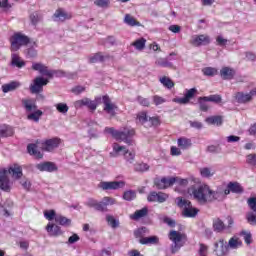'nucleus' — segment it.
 I'll return each instance as SVG.
<instances>
[{"label":"nucleus","instance_id":"1a4fd4ad","mask_svg":"<svg viewBox=\"0 0 256 256\" xmlns=\"http://www.w3.org/2000/svg\"><path fill=\"white\" fill-rule=\"evenodd\" d=\"M253 97H256V88L252 89L249 93L237 92L234 95L235 102L240 104L251 103Z\"/></svg>","mask_w":256,"mask_h":256},{"label":"nucleus","instance_id":"dca6fc26","mask_svg":"<svg viewBox=\"0 0 256 256\" xmlns=\"http://www.w3.org/2000/svg\"><path fill=\"white\" fill-rule=\"evenodd\" d=\"M102 103L104 105V111L108 113L111 117H115V111H117V105L113 104L111 102V98L109 96L105 95L102 97Z\"/></svg>","mask_w":256,"mask_h":256},{"label":"nucleus","instance_id":"4c0bfd02","mask_svg":"<svg viewBox=\"0 0 256 256\" xmlns=\"http://www.w3.org/2000/svg\"><path fill=\"white\" fill-rule=\"evenodd\" d=\"M42 116H43V111L36 109L32 111V113L27 115V119L29 121H35V123H39V119H41Z\"/></svg>","mask_w":256,"mask_h":256},{"label":"nucleus","instance_id":"f3484780","mask_svg":"<svg viewBox=\"0 0 256 256\" xmlns=\"http://www.w3.org/2000/svg\"><path fill=\"white\" fill-rule=\"evenodd\" d=\"M169 198V195L163 193V192H150V194L147 197V200L149 203H165L167 199Z\"/></svg>","mask_w":256,"mask_h":256},{"label":"nucleus","instance_id":"bb28decb","mask_svg":"<svg viewBox=\"0 0 256 256\" xmlns=\"http://www.w3.org/2000/svg\"><path fill=\"white\" fill-rule=\"evenodd\" d=\"M149 214V209L147 207H144L140 210H136L134 214L130 215V219H133V221H139V219H143V217H147Z\"/></svg>","mask_w":256,"mask_h":256},{"label":"nucleus","instance_id":"b1692460","mask_svg":"<svg viewBox=\"0 0 256 256\" xmlns=\"http://www.w3.org/2000/svg\"><path fill=\"white\" fill-rule=\"evenodd\" d=\"M111 59L109 54H103L102 52H98L89 57V63H103Z\"/></svg>","mask_w":256,"mask_h":256},{"label":"nucleus","instance_id":"ea45409f","mask_svg":"<svg viewBox=\"0 0 256 256\" xmlns=\"http://www.w3.org/2000/svg\"><path fill=\"white\" fill-rule=\"evenodd\" d=\"M13 128L7 125H0V137H12Z\"/></svg>","mask_w":256,"mask_h":256},{"label":"nucleus","instance_id":"338daca9","mask_svg":"<svg viewBox=\"0 0 256 256\" xmlns=\"http://www.w3.org/2000/svg\"><path fill=\"white\" fill-rule=\"evenodd\" d=\"M72 93L74 95H81V93L85 92V87L84 86H75L71 89Z\"/></svg>","mask_w":256,"mask_h":256},{"label":"nucleus","instance_id":"603ef678","mask_svg":"<svg viewBox=\"0 0 256 256\" xmlns=\"http://www.w3.org/2000/svg\"><path fill=\"white\" fill-rule=\"evenodd\" d=\"M199 256H207L209 255V247L205 244H200L198 249Z\"/></svg>","mask_w":256,"mask_h":256},{"label":"nucleus","instance_id":"13d9d810","mask_svg":"<svg viewBox=\"0 0 256 256\" xmlns=\"http://www.w3.org/2000/svg\"><path fill=\"white\" fill-rule=\"evenodd\" d=\"M44 217L48 221H53V219L55 220V217H57V214L55 213V210H48L44 212Z\"/></svg>","mask_w":256,"mask_h":256},{"label":"nucleus","instance_id":"f03ea898","mask_svg":"<svg viewBox=\"0 0 256 256\" xmlns=\"http://www.w3.org/2000/svg\"><path fill=\"white\" fill-rule=\"evenodd\" d=\"M105 133H109L112 135L116 141H123L127 145H134L132 137L135 136V129L133 128H125L123 131L115 130V128H105Z\"/></svg>","mask_w":256,"mask_h":256},{"label":"nucleus","instance_id":"864d4df0","mask_svg":"<svg viewBox=\"0 0 256 256\" xmlns=\"http://www.w3.org/2000/svg\"><path fill=\"white\" fill-rule=\"evenodd\" d=\"M202 72L204 73V75H206L207 77H213L215 75H217V69L212 68V67H206L202 70Z\"/></svg>","mask_w":256,"mask_h":256},{"label":"nucleus","instance_id":"9b49d317","mask_svg":"<svg viewBox=\"0 0 256 256\" xmlns=\"http://www.w3.org/2000/svg\"><path fill=\"white\" fill-rule=\"evenodd\" d=\"M209 43H211V37L207 34L194 35L190 40V44L193 47H203L209 45Z\"/></svg>","mask_w":256,"mask_h":256},{"label":"nucleus","instance_id":"7c9ffc66","mask_svg":"<svg viewBox=\"0 0 256 256\" xmlns=\"http://www.w3.org/2000/svg\"><path fill=\"white\" fill-rule=\"evenodd\" d=\"M11 65L12 67H18V69H22V67H25V61L21 59L17 54L11 55Z\"/></svg>","mask_w":256,"mask_h":256},{"label":"nucleus","instance_id":"39448f33","mask_svg":"<svg viewBox=\"0 0 256 256\" xmlns=\"http://www.w3.org/2000/svg\"><path fill=\"white\" fill-rule=\"evenodd\" d=\"M176 203L178 207H181L182 210V215L183 217H187L190 219H194V217H197L199 213V209L193 207L191 204V201L187 199H183L182 197L176 198Z\"/></svg>","mask_w":256,"mask_h":256},{"label":"nucleus","instance_id":"423d86ee","mask_svg":"<svg viewBox=\"0 0 256 256\" xmlns=\"http://www.w3.org/2000/svg\"><path fill=\"white\" fill-rule=\"evenodd\" d=\"M113 151L110 153L111 157H117L118 155H121V153L124 155V159H126L127 163H133L135 161V153L129 152L127 147L121 146L117 143H114L112 145Z\"/></svg>","mask_w":256,"mask_h":256},{"label":"nucleus","instance_id":"4468645a","mask_svg":"<svg viewBox=\"0 0 256 256\" xmlns=\"http://www.w3.org/2000/svg\"><path fill=\"white\" fill-rule=\"evenodd\" d=\"M53 17H54V21L63 23L65 21H69L70 19H73V13L68 12L63 8H58L53 14Z\"/></svg>","mask_w":256,"mask_h":256},{"label":"nucleus","instance_id":"c9c22d12","mask_svg":"<svg viewBox=\"0 0 256 256\" xmlns=\"http://www.w3.org/2000/svg\"><path fill=\"white\" fill-rule=\"evenodd\" d=\"M200 101H208L210 103H221V101H223V98L219 94H214L210 96L200 97Z\"/></svg>","mask_w":256,"mask_h":256},{"label":"nucleus","instance_id":"4d7b16f0","mask_svg":"<svg viewBox=\"0 0 256 256\" xmlns=\"http://www.w3.org/2000/svg\"><path fill=\"white\" fill-rule=\"evenodd\" d=\"M247 203L248 207H250L251 211H253V213L256 215V197L248 198Z\"/></svg>","mask_w":256,"mask_h":256},{"label":"nucleus","instance_id":"7ed1b4c3","mask_svg":"<svg viewBox=\"0 0 256 256\" xmlns=\"http://www.w3.org/2000/svg\"><path fill=\"white\" fill-rule=\"evenodd\" d=\"M168 239L172 241L171 253L175 254L178 253L181 247L185 246V243H187V234L177 230H171L168 234Z\"/></svg>","mask_w":256,"mask_h":256},{"label":"nucleus","instance_id":"c03bdc74","mask_svg":"<svg viewBox=\"0 0 256 256\" xmlns=\"http://www.w3.org/2000/svg\"><path fill=\"white\" fill-rule=\"evenodd\" d=\"M200 175L201 177H204L206 179H209L210 177H213V175H215V171H213L211 168L209 167H203L200 168Z\"/></svg>","mask_w":256,"mask_h":256},{"label":"nucleus","instance_id":"473e14b6","mask_svg":"<svg viewBox=\"0 0 256 256\" xmlns=\"http://www.w3.org/2000/svg\"><path fill=\"white\" fill-rule=\"evenodd\" d=\"M228 249H239V247H243V241L237 237H232L228 241Z\"/></svg>","mask_w":256,"mask_h":256},{"label":"nucleus","instance_id":"f704fd0d","mask_svg":"<svg viewBox=\"0 0 256 256\" xmlns=\"http://www.w3.org/2000/svg\"><path fill=\"white\" fill-rule=\"evenodd\" d=\"M55 222L58 223V225H61L62 227H71V219L62 215H57L55 217Z\"/></svg>","mask_w":256,"mask_h":256},{"label":"nucleus","instance_id":"680f3d73","mask_svg":"<svg viewBox=\"0 0 256 256\" xmlns=\"http://www.w3.org/2000/svg\"><path fill=\"white\" fill-rule=\"evenodd\" d=\"M137 120L139 121V123H141V125H145V123H147V113L140 112L137 115Z\"/></svg>","mask_w":256,"mask_h":256},{"label":"nucleus","instance_id":"72a5a7b5","mask_svg":"<svg viewBox=\"0 0 256 256\" xmlns=\"http://www.w3.org/2000/svg\"><path fill=\"white\" fill-rule=\"evenodd\" d=\"M213 230L216 233H223L225 231V223L221 219L216 218L213 220Z\"/></svg>","mask_w":256,"mask_h":256},{"label":"nucleus","instance_id":"49530a36","mask_svg":"<svg viewBox=\"0 0 256 256\" xmlns=\"http://www.w3.org/2000/svg\"><path fill=\"white\" fill-rule=\"evenodd\" d=\"M55 108L56 111H58V113H61L62 115H67V113L69 112V106L67 105V103H57L55 104Z\"/></svg>","mask_w":256,"mask_h":256},{"label":"nucleus","instance_id":"393cba45","mask_svg":"<svg viewBox=\"0 0 256 256\" xmlns=\"http://www.w3.org/2000/svg\"><path fill=\"white\" fill-rule=\"evenodd\" d=\"M38 171H47L48 173H53L57 171V166L53 162H44L36 165Z\"/></svg>","mask_w":256,"mask_h":256},{"label":"nucleus","instance_id":"69168bd1","mask_svg":"<svg viewBox=\"0 0 256 256\" xmlns=\"http://www.w3.org/2000/svg\"><path fill=\"white\" fill-rule=\"evenodd\" d=\"M227 143H239L241 141V137L236 135H230L226 137Z\"/></svg>","mask_w":256,"mask_h":256},{"label":"nucleus","instance_id":"aec40b11","mask_svg":"<svg viewBox=\"0 0 256 256\" xmlns=\"http://www.w3.org/2000/svg\"><path fill=\"white\" fill-rule=\"evenodd\" d=\"M215 253L217 256H225L229 253V246L224 239H220L215 243Z\"/></svg>","mask_w":256,"mask_h":256},{"label":"nucleus","instance_id":"0e129e2a","mask_svg":"<svg viewBox=\"0 0 256 256\" xmlns=\"http://www.w3.org/2000/svg\"><path fill=\"white\" fill-rule=\"evenodd\" d=\"M137 101L139 105H142L143 107H149L150 105L149 99L144 98L143 96H138Z\"/></svg>","mask_w":256,"mask_h":256},{"label":"nucleus","instance_id":"c85d7f7f","mask_svg":"<svg viewBox=\"0 0 256 256\" xmlns=\"http://www.w3.org/2000/svg\"><path fill=\"white\" fill-rule=\"evenodd\" d=\"M234 76H235V70H233V68L223 67L220 70V77H222V79L224 80L231 79Z\"/></svg>","mask_w":256,"mask_h":256},{"label":"nucleus","instance_id":"de8ad7c7","mask_svg":"<svg viewBox=\"0 0 256 256\" xmlns=\"http://www.w3.org/2000/svg\"><path fill=\"white\" fill-rule=\"evenodd\" d=\"M106 221L112 229H117V227H119V220L115 219L113 215H106Z\"/></svg>","mask_w":256,"mask_h":256},{"label":"nucleus","instance_id":"a211bd4d","mask_svg":"<svg viewBox=\"0 0 256 256\" xmlns=\"http://www.w3.org/2000/svg\"><path fill=\"white\" fill-rule=\"evenodd\" d=\"M32 69L33 71H38L40 75H45L46 77H53V75H55V72L49 70V68L43 63L34 62L32 64Z\"/></svg>","mask_w":256,"mask_h":256},{"label":"nucleus","instance_id":"774afa93","mask_svg":"<svg viewBox=\"0 0 256 256\" xmlns=\"http://www.w3.org/2000/svg\"><path fill=\"white\" fill-rule=\"evenodd\" d=\"M195 93H197V89L191 88L186 91L185 96L191 101V99H193L195 97Z\"/></svg>","mask_w":256,"mask_h":256},{"label":"nucleus","instance_id":"e433bc0d","mask_svg":"<svg viewBox=\"0 0 256 256\" xmlns=\"http://www.w3.org/2000/svg\"><path fill=\"white\" fill-rule=\"evenodd\" d=\"M226 191H229V193H243V187L237 182H230Z\"/></svg>","mask_w":256,"mask_h":256},{"label":"nucleus","instance_id":"79ce46f5","mask_svg":"<svg viewBox=\"0 0 256 256\" xmlns=\"http://www.w3.org/2000/svg\"><path fill=\"white\" fill-rule=\"evenodd\" d=\"M160 83L163 84L166 89H173L175 87V83H173V80L167 76H163L159 79Z\"/></svg>","mask_w":256,"mask_h":256},{"label":"nucleus","instance_id":"bf43d9fd","mask_svg":"<svg viewBox=\"0 0 256 256\" xmlns=\"http://www.w3.org/2000/svg\"><path fill=\"white\" fill-rule=\"evenodd\" d=\"M246 219L250 225H256V214L253 212H248L246 214Z\"/></svg>","mask_w":256,"mask_h":256},{"label":"nucleus","instance_id":"6e6552de","mask_svg":"<svg viewBox=\"0 0 256 256\" xmlns=\"http://www.w3.org/2000/svg\"><path fill=\"white\" fill-rule=\"evenodd\" d=\"M49 83L48 79H45L43 77H36L32 84H30V92L33 95H39V93H42L43 91V87H45V85H47Z\"/></svg>","mask_w":256,"mask_h":256},{"label":"nucleus","instance_id":"f8f14e48","mask_svg":"<svg viewBox=\"0 0 256 256\" xmlns=\"http://www.w3.org/2000/svg\"><path fill=\"white\" fill-rule=\"evenodd\" d=\"M75 109H82V107H88L90 111H95L97 109V101L91 100L89 98H83L74 102Z\"/></svg>","mask_w":256,"mask_h":256},{"label":"nucleus","instance_id":"37998d69","mask_svg":"<svg viewBox=\"0 0 256 256\" xmlns=\"http://www.w3.org/2000/svg\"><path fill=\"white\" fill-rule=\"evenodd\" d=\"M147 40L145 38H140L134 41L131 45L137 49V51H143L145 49V44Z\"/></svg>","mask_w":256,"mask_h":256},{"label":"nucleus","instance_id":"a19ab883","mask_svg":"<svg viewBox=\"0 0 256 256\" xmlns=\"http://www.w3.org/2000/svg\"><path fill=\"white\" fill-rule=\"evenodd\" d=\"M155 65H157V67H168L169 69H173V63L169 62L167 58H158Z\"/></svg>","mask_w":256,"mask_h":256},{"label":"nucleus","instance_id":"a878e982","mask_svg":"<svg viewBox=\"0 0 256 256\" xmlns=\"http://www.w3.org/2000/svg\"><path fill=\"white\" fill-rule=\"evenodd\" d=\"M7 173H9L14 179H21L23 177V168L14 164L7 170Z\"/></svg>","mask_w":256,"mask_h":256},{"label":"nucleus","instance_id":"c756f323","mask_svg":"<svg viewBox=\"0 0 256 256\" xmlns=\"http://www.w3.org/2000/svg\"><path fill=\"white\" fill-rule=\"evenodd\" d=\"M141 245H159V238L157 236L143 237L139 240Z\"/></svg>","mask_w":256,"mask_h":256},{"label":"nucleus","instance_id":"0eeeda50","mask_svg":"<svg viewBox=\"0 0 256 256\" xmlns=\"http://www.w3.org/2000/svg\"><path fill=\"white\" fill-rule=\"evenodd\" d=\"M29 38L27 35L17 32L10 38L11 51H19L21 47L29 45Z\"/></svg>","mask_w":256,"mask_h":256},{"label":"nucleus","instance_id":"2eb2a0df","mask_svg":"<svg viewBox=\"0 0 256 256\" xmlns=\"http://www.w3.org/2000/svg\"><path fill=\"white\" fill-rule=\"evenodd\" d=\"M176 181H177V178L175 177L161 178V179H156L154 184L157 187V189H167L169 187H173Z\"/></svg>","mask_w":256,"mask_h":256},{"label":"nucleus","instance_id":"9d476101","mask_svg":"<svg viewBox=\"0 0 256 256\" xmlns=\"http://www.w3.org/2000/svg\"><path fill=\"white\" fill-rule=\"evenodd\" d=\"M13 187V182L9 180V176H7V169H0V189L1 191H5V193H9Z\"/></svg>","mask_w":256,"mask_h":256},{"label":"nucleus","instance_id":"ddd939ff","mask_svg":"<svg viewBox=\"0 0 256 256\" xmlns=\"http://www.w3.org/2000/svg\"><path fill=\"white\" fill-rule=\"evenodd\" d=\"M98 187L100 189H103V191H109V190H117V189H123L125 187L124 181H112V182H100Z\"/></svg>","mask_w":256,"mask_h":256},{"label":"nucleus","instance_id":"09e8293b","mask_svg":"<svg viewBox=\"0 0 256 256\" xmlns=\"http://www.w3.org/2000/svg\"><path fill=\"white\" fill-rule=\"evenodd\" d=\"M135 197H137V193L133 190L126 191L123 194V199L125 201H133V199H135Z\"/></svg>","mask_w":256,"mask_h":256},{"label":"nucleus","instance_id":"5701e85b","mask_svg":"<svg viewBox=\"0 0 256 256\" xmlns=\"http://www.w3.org/2000/svg\"><path fill=\"white\" fill-rule=\"evenodd\" d=\"M46 231L50 237H59V235H63L61 227L51 222L47 224Z\"/></svg>","mask_w":256,"mask_h":256},{"label":"nucleus","instance_id":"58836bf2","mask_svg":"<svg viewBox=\"0 0 256 256\" xmlns=\"http://www.w3.org/2000/svg\"><path fill=\"white\" fill-rule=\"evenodd\" d=\"M124 23L129 25L130 27H139L141 23L135 20V17L131 16V14H126L124 17Z\"/></svg>","mask_w":256,"mask_h":256},{"label":"nucleus","instance_id":"5fc2aeb1","mask_svg":"<svg viewBox=\"0 0 256 256\" xmlns=\"http://www.w3.org/2000/svg\"><path fill=\"white\" fill-rule=\"evenodd\" d=\"M240 235H242L244 237V241L247 245H251V243H253V238L251 236V232H247V231H242L240 233Z\"/></svg>","mask_w":256,"mask_h":256},{"label":"nucleus","instance_id":"a18cd8bd","mask_svg":"<svg viewBox=\"0 0 256 256\" xmlns=\"http://www.w3.org/2000/svg\"><path fill=\"white\" fill-rule=\"evenodd\" d=\"M206 123H209V125H222L223 118L221 116H211L206 118Z\"/></svg>","mask_w":256,"mask_h":256},{"label":"nucleus","instance_id":"8fccbe9b","mask_svg":"<svg viewBox=\"0 0 256 256\" xmlns=\"http://www.w3.org/2000/svg\"><path fill=\"white\" fill-rule=\"evenodd\" d=\"M111 1L110 0H95L94 5L96 7H100L102 9H107L110 5Z\"/></svg>","mask_w":256,"mask_h":256},{"label":"nucleus","instance_id":"412c9836","mask_svg":"<svg viewBox=\"0 0 256 256\" xmlns=\"http://www.w3.org/2000/svg\"><path fill=\"white\" fill-rule=\"evenodd\" d=\"M22 107L25 109L26 113H33L37 111V102L33 98H24L21 100Z\"/></svg>","mask_w":256,"mask_h":256},{"label":"nucleus","instance_id":"052dcab7","mask_svg":"<svg viewBox=\"0 0 256 256\" xmlns=\"http://www.w3.org/2000/svg\"><path fill=\"white\" fill-rule=\"evenodd\" d=\"M246 163H248V165H252L253 167H256V154L247 155Z\"/></svg>","mask_w":256,"mask_h":256},{"label":"nucleus","instance_id":"20e7f679","mask_svg":"<svg viewBox=\"0 0 256 256\" xmlns=\"http://www.w3.org/2000/svg\"><path fill=\"white\" fill-rule=\"evenodd\" d=\"M211 188L207 184L200 185L194 188L192 195L200 205H206V203H211Z\"/></svg>","mask_w":256,"mask_h":256},{"label":"nucleus","instance_id":"f257e3e1","mask_svg":"<svg viewBox=\"0 0 256 256\" xmlns=\"http://www.w3.org/2000/svg\"><path fill=\"white\" fill-rule=\"evenodd\" d=\"M61 145V139L60 138H51L48 140H45L44 142L36 143V144H29L27 149L28 153L30 155H34L37 159H43V153L39 152V146L41 147L42 151H55L59 146Z\"/></svg>","mask_w":256,"mask_h":256},{"label":"nucleus","instance_id":"e2e57ef3","mask_svg":"<svg viewBox=\"0 0 256 256\" xmlns=\"http://www.w3.org/2000/svg\"><path fill=\"white\" fill-rule=\"evenodd\" d=\"M20 185H22L25 191H29V189H31V181H29L26 178H23L22 180H20Z\"/></svg>","mask_w":256,"mask_h":256},{"label":"nucleus","instance_id":"4be33fe9","mask_svg":"<svg viewBox=\"0 0 256 256\" xmlns=\"http://www.w3.org/2000/svg\"><path fill=\"white\" fill-rule=\"evenodd\" d=\"M115 203H117V200H115V198L106 196L100 202H98V211H101L102 213H107V211H109L107 207H109V205H115Z\"/></svg>","mask_w":256,"mask_h":256},{"label":"nucleus","instance_id":"cd10ccee","mask_svg":"<svg viewBox=\"0 0 256 256\" xmlns=\"http://www.w3.org/2000/svg\"><path fill=\"white\" fill-rule=\"evenodd\" d=\"M21 87V82L19 81H12L8 84L2 85L3 93H9L11 91H15V89H19Z\"/></svg>","mask_w":256,"mask_h":256},{"label":"nucleus","instance_id":"6e6d98bb","mask_svg":"<svg viewBox=\"0 0 256 256\" xmlns=\"http://www.w3.org/2000/svg\"><path fill=\"white\" fill-rule=\"evenodd\" d=\"M86 205L88 207H93V209H95L96 211H99V201H97L93 198L88 199L86 202Z\"/></svg>","mask_w":256,"mask_h":256},{"label":"nucleus","instance_id":"2f4dec72","mask_svg":"<svg viewBox=\"0 0 256 256\" xmlns=\"http://www.w3.org/2000/svg\"><path fill=\"white\" fill-rule=\"evenodd\" d=\"M177 145L180 149L186 150V149H189L191 145H193V143L191 142V139L186 137H181L177 140Z\"/></svg>","mask_w":256,"mask_h":256},{"label":"nucleus","instance_id":"6ab92c4d","mask_svg":"<svg viewBox=\"0 0 256 256\" xmlns=\"http://www.w3.org/2000/svg\"><path fill=\"white\" fill-rule=\"evenodd\" d=\"M227 195H229V190L218 188L216 191L211 190L210 194V203L213 201H223Z\"/></svg>","mask_w":256,"mask_h":256},{"label":"nucleus","instance_id":"3c124183","mask_svg":"<svg viewBox=\"0 0 256 256\" xmlns=\"http://www.w3.org/2000/svg\"><path fill=\"white\" fill-rule=\"evenodd\" d=\"M135 171L139 173H145V171H149V164L147 163H139L135 165Z\"/></svg>","mask_w":256,"mask_h":256}]
</instances>
